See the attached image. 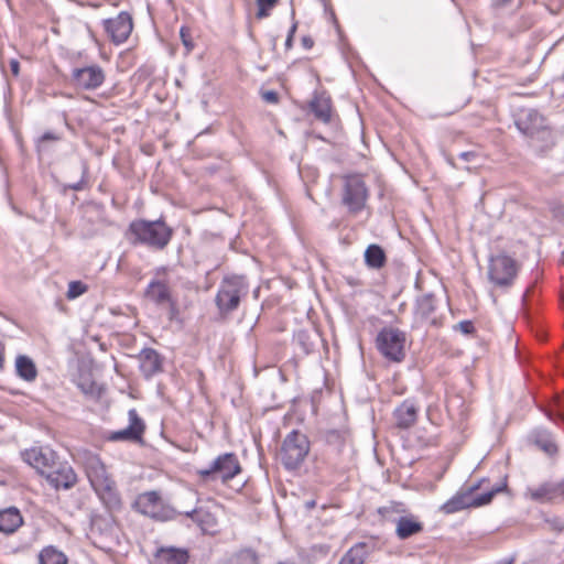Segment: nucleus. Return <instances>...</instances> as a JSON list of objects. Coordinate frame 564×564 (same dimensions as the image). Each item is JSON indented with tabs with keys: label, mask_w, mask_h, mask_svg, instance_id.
<instances>
[{
	"label": "nucleus",
	"mask_w": 564,
	"mask_h": 564,
	"mask_svg": "<svg viewBox=\"0 0 564 564\" xmlns=\"http://www.w3.org/2000/svg\"><path fill=\"white\" fill-rule=\"evenodd\" d=\"M83 467L91 488L102 505L110 511L119 510L121 508L120 494L101 458L94 453H85Z\"/></svg>",
	"instance_id": "1"
},
{
	"label": "nucleus",
	"mask_w": 564,
	"mask_h": 564,
	"mask_svg": "<svg viewBox=\"0 0 564 564\" xmlns=\"http://www.w3.org/2000/svg\"><path fill=\"white\" fill-rule=\"evenodd\" d=\"M129 234L133 237V243L162 250L170 243L173 229L162 219L153 221L138 219L129 225Z\"/></svg>",
	"instance_id": "2"
},
{
	"label": "nucleus",
	"mask_w": 564,
	"mask_h": 564,
	"mask_svg": "<svg viewBox=\"0 0 564 564\" xmlns=\"http://www.w3.org/2000/svg\"><path fill=\"white\" fill-rule=\"evenodd\" d=\"M310 449L308 437L297 430H292L281 444L279 459L286 470H296L305 462Z\"/></svg>",
	"instance_id": "3"
},
{
	"label": "nucleus",
	"mask_w": 564,
	"mask_h": 564,
	"mask_svg": "<svg viewBox=\"0 0 564 564\" xmlns=\"http://www.w3.org/2000/svg\"><path fill=\"white\" fill-rule=\"evenodd\" d=\"M341 189V203L349 214L357 215L366 208L369 189L365 176L359 173L344 175Z\"/></svg>",
	"instance_id": "4"
},
{
	"label": "nucleus",
	"mask_w": 564,
	"mask_h": 564,
	"mask_svg": "<svg viewBox=\"0 0 564 564\" xmlns=\"http://www.w3.org/2000/svg\"><path fill=\"white\" fill-rule=\"evenodd\" d=\"M505 486L506 485L496 486L484 494L475 495V491L479 488V484L471 485L466 490H459L451 499L444 502L441 507V511L445 514H452L466 508L487 505L496 494L503 489Z\"/></svg>",
	"instance_id": "5"
},
{
	"label": "nucleus",
	"mask_w": 564,
	"mask_h": 564,
	"mask_svg": "<svg viewBox=\"0 0 564 564\" xmlns=\"http://www.w3.org/2000/svg\"><path fill=\"white\" fill-rule=\"evenodd\" d=\"M241 473V465L235 453H224L218 455L212 464L197 470V475L203 480L220 479L224 484L234 479Z\"/></svg>",
	"instance_id": "6"
},
{
	"label": "nucleus",
	"mask_w": 564,
	"mask_h": 564,
	"mask_svg": "<svg viewBox=\"0 0 564 564\" xmlns=\"http://www.w3.org/2000/svg\"><path fill=\"white\" fill-rule=\"evenodd\" d=\"M414 319L422 325L438 327L444 319V303L434 293H423L416 296Z\"/></svg>",
	"instance_id": "7"
},
{
	"label": "nucleus",
	"mask_w": 564,
	"mask_h": 564,
	"mask_svg": "<svg viewBox=\"0 0 564 564\" xmlns=\"http://www.w3.org/2000/svg\"><path fill=\"white\" fill-rule=\"evenodd\" d=\"M405 334L398 328L384 327L376 338V346L380 354L389 361L400 362L405 357Z\"/></svg>",
	"instance_id": "8"
},
{
	"label": "nucleus",
	"mask_w": 564,
	"mask_h": 564,
	"mask_svg": "<svg viewBox=\"0 0 564 564\" xmlns=\"http://www.w3.org/2000/svg\"><path fill=\"white\" fill-rule=\"evenodd\" d=\"M402 503H391L379 508L378 512L386 520L395 523V534L400 540H406L423 531V524L414 517L399 516L394 517L393 513L403 512Z\"/></svg>",
	"instance_id": "9"
},
{
	"label": "nucleus",
	"mask_w": 564,
	"mask_h": 564,
	"mask_svg": "<svg viewBox=\"0 0 564 564\" xmlns=\"http://www.w3.org/2000/svg\"><path fill=\"white\" fill-rule=\"evenodd\" d=\"M523 496L527 500L540 505H553L564 500V479L544 481L525 488Z\"/></svg>",
	"instance_id": "10"
},
{
	"label": "nucleus",
	"mask_w": 564,
	"mask_h": 564,
	"mask_svg": "<svg viewBox=\"0 0 564 564\" xmlns=\"http://www.w3.org/2000/svg\"><path fill=\"white\" fill-rule=\"evenodd\" d=\"M106 82L104 68L97 64L77 67L72 70V84L80 90H96Z\"/></svg>",
	"instance_id": "11"
},
{
	"label": "nucleus",
	"mask_w": 564,
	"mask_h": 564,
	"mask_svg": "<svg viewBox=\"0 0 564 564\" xmlns=\"http://www.w3.org/2000/svg\"><path fill=\"white\" fill-rule=\"evenodd\" d=\"M520 263L508 254L500 253L489 262V279L491 282H511L517 278Z\"/></svg>",
	"instance_id": "12"
},
{
	"label": "nucleus",
	"mask_w": 564,
	"mask_h": 564,
	"mask_svg": "<svg viewBox=\"0 0 564 564\" xmlns=\"http://www.w3.org/2000/svg\"><path fill=\"white\" fill-rule=\"evenodd\" d=\"M135 509L152 519L166 520L170 511L165 508L162 498L156 491H147L138 496L134 501Z\"/></svg>",
	"instance_id": "13"
},
{
	"label": "nucleus",
	"mask_w": 564,
	"mask_h": 564,
	"mask_svg": "<svg viewBox=\"0 0 564 564\" xmlns=\"http://www.w3.org/2000/svg\"><path fill=\"white\" fill-rule=\"evenodd\" d=\"M104 28L110 41L116 45H120L129 39L133 30L132 17L130 13L122 11L116 18L106 19Z\"/></svg>",
	"instance_id": "14"
},
{
	"label": "nucleus",
	"mask_w": 564,
	"mask_h": 564,
	"mask_svg": "<svg viewBox=\"0 0 564 564\" xmlns=\"http://www.w3.org/2000/svg\"><path fill=\"white\" fill-rule=\"evenodd\" d=\"M23 460L35 468L42 476L54 467L58 460L57 454L50 447H32L22 453Z\"/></svg>",
	"instance_id": "15"
},
{
	"label": "nucleus",
	"mask_w": 564,
	"mask_h": 564,
	"mask_svg": "<svg viewBox=\"0 0 564 564\" xmlns=\"http://www.w3.org/2000/svg\"><path fill=\"white\" fill-rule=\"evenodd\" d=\"M43 477L55 490L70 489L77 482V475L72 466L59 460Z\"/></svg>",
	"instance_id": "16"
},
{
	"label": "nucleus",
	"mask_w": 564,
	"mask_h": 564,
	"mask_svg": "<svg viewBox=\"0 0 564 564\" xmlns=\"http://www.w3.org/2000/svg\"><path fill=\"white\" fill-rule=\"evenodd\" d=\"M129 425L120 431L111 433L110 441L141 442L145 430L143 420L134 409L128 412Z\"/></svg>",
	"instance_id": "17"
},
{
	"label": "nucleus",
	"mask_w": 564,
	"mask_h": 564,
	"mask_svg": "<svg viewBox=\"0 0 564 564\" xmlns=\"http://www.w3.org/2000/svg\"><path fill=\"white\" fill-rule=\"evenodd\" d=\"M240 299L238 284H223L216 295V305L221 314H227L238 307Z\"/></svg>",
	"instance_id": "18"
},
{
	"label": "nucleus",
	"mask_w": 564,
	"mask_h": 564,
	"mask_svg": "<svg viewBox=\"0 0 564 564\" xmlns=\"http://www.w3.org/2000/svg\"><path fill=\"white\" fill-rule=\"evenodd\" d=\"M139 368L144 378L150 379L163 369V359L153 348H143L139 355Z\"/></svg>",
	"instance_id": "19"
},
{
	"label": "nucleus",
	"mask_w": 564,
	"mask_h": 564,
	"mask_svg": "<svg viewBox=\"0 0 564 564\" xmlns=\"http://www.w3.org/2000/svg\"><path fill=\"white\" fill-rule=\"evenodd\" d=\"M419 406L413 399L404 400L393 411L395 426L408 430L413 426L417 420Z\"/></svg>",
	"instance_id": "20"
},
{
	"label": "nucleus",
	"mask_w": 564,
	"mask_h": 564,
	"mask_svg": "<svg viewBox=\"0 0 564 564\" xmlns=\"http://www.w3.org/2000/svg\"><path fill=\"white\" fill-rule=\"evenodd\" d=\"M310 110L315 118L324 123H329L333 116L332 98L325 94H316L310 101Z\"/></svg>",
	"instance_id": "21"
},
{
	"label": "nucleus",
	"mask_w": 564,
	"mask_h": 564,
	"mask_svg": "<svg viewBox=\"0 0 564 564\" xmlns=\"http://www.w3.org/2000/svg\"><path fill=\"white\" fill-rule=\"evenodd\" d=\"M144 295L159 306L171 308V311L175 308L167 284H148Z\"/></svg>",
	"instance_id": "22"
},
{
	"label": "nucleus",
	"mask_w": 564,
	"mask_h": 564,
	"mask_svg": "<svg viewBox=\"0 0 564 564\" xmlns=\"http://www.w3.org/2000/svg\"><path fill=\"white\" fill-rule=\"evenodd\" d=\"M373 550V544L358 542L343 555L338 564H364Z\"/></svg>",
	"instance_id": "23"
},
{
	"label": "nucleus",
	"mask_w": 564,
	"mask_h": 564,
	"mask_svg": "<svg viewBox=\"0 0 564 564\" xmlns=\"http://www.w3.org/2000/svg\"><path fill=\"white\" fill-rule=\"evenodd\" d=\"M23 523L22 516L15 507L0 510V532L10 534L15 532Z\"/></svg>",
	"instance_id": "24"
},
{
	"label": "nucleus",
	"mask_w": 564,
	"mask_h": 564,
	"mask_svg": "<svg viewBox=\"0 0 564 564\" xmlns=\"http://www.w3.org/2000/svg\"><path fill=\"white\" fill-rule=\"evenodd\" d=\"M188 554L176 547H161L155 554L156 564H186Z\"/></svg>",
	"instance_id": "25"
},
{
	"label": "nucleus",
	"mask_w": 564,
	"mask_h": 564,
	"mask_svg": "<svg viewBox=\"0 0 564 564\" xmlns=\"http://www.w3.org/2000/svg\"><path fill=\"white\" fill-rule=\"evenodd\" d=\"M15 372L19 378L26 382H33L37 377V369L34 361L25 355L15 358Z\"/></svg>",
	"instance_id": "26"
},
{
	"label": "nucleus",
	"mask_w": 564,
	"mask_h": 564,
	"mask_svg": "<svg viewBox=\"0 0 564 564\" xmlns=\"http://www.w3.org/2000/svg\"><path fill=\"white\" fill-rule=\"evenodd\" d=\"M365 261L368 267L380 269L386 264V252L379 245H370L365 251Z\"/></svg>",
	"instance_id": "27"
},
{
	"label": "nucleus",
	"mask_w": 564,
	"mask_h": 564,
	"mask_svg": "<svg viewBox=\"0 0 564 564\" xmlns=\"http://www.w3.org/2000/svg\"><path fill=\"white\" fill-rule=\"evenodd\" d=\"M67 556L56 547L50 545L44 549L39 554V564H67Z\"/></svg>",
	"instance_id": "28"
},
{
	"label": "nucleus",
	"mask_w": 564,
	"mask_h": 564,
	"mask_svg": "<svg viewBox=\"0 0 564 564\" xmlns=\"http://www.w3.org/2000/svg\"><path fill=\"white\" fill-rule=\"evenodd\" d=\"M533 436L536 446L547 455H554L557 452V446L551 433L546 430H536L534 431Z\"/></svg>",
	"instance_id": "29"
},
{
	"label": "nucleus",
	"mask_w": 564,
	"mask_h": 564,
	"mask_svg": "<svg viewBox=\"0 0 564 564\" xmlns=\"http://www.w3.org/2000/svg\"><path fill=\"white\" fill-rule=\"evenodd\" d=\"M541 410L551 421L555 422L557 419H564V393L556 395L552 405L541 408Z\"/></svg>",
	"instance_id": "30"
},
{
	"label": "nucleus",
	"mask_w": 564,
	"mask_h": 564,
	"mask_svg": "<svg viewBox=\"0 0 564 564\" xmlns=\"http://www.w3.org/2000/svg\"><path fill=\"white\" fill-rule=\"evenodd\" d=\"M326 443L336 453H341L346 446V438L343 433L336 430L328 431L325 436Z\"/></svg>",
	"instance_id": "31"
},
{
	"label": "nucleus",
	"mask_w": 564,
	"mask_h": 564,
	"mask_svg": "<svg viewBox=\"0 0 564 564\" xmlns=\"http://www.w3.org/2000/svg\"><path fill=\"white\" fill-rule=\"evenodd\" d=\"M229 564H259L258 555L253 550L245 549L234 554L229 560Z\"/></svg>",
	"instance_id": "32"
},
{
	"label": "nucleus",
	"mask_w": 564,
	"mask_h": 564,
	"mask_svg": "<svg viewBox=\"0 0 564 564\" xmlns=\"http://www.w3.org/2000/svg\"><path fill=\"white\" fill-rule=\"evenodd\" d=\"M258 20H263L271 15L272 10L278 6L279 0H256Z\"/></svg>",
	"instance_id": "33"
},
{
	"label": "nucleus",
	"mask_w": 564,
	"mask_h": 564,
	"mask_svg": "<svg viewBox=\"0 0 564 564\" xmlns=\"http://www.w3.org/2000/svg\"><path fill=\"white\" fill-rule=\"evenodd\" d=\"M87 292V284H69L66 297L68 300H75L78 296Z\"/></svg>",
	"instance_id": "34"
},
{
	"label": "nucleus",
	"mask_w": 564,
	"mask_h": 564,
	"mask_svg": "<svg viewBox=\"0 0 564 564\" xmlns=\"http://www.w3.org/2000/svg\"><path fill=\"white\" fill-rule=\"evenodd\" d=\"M180 36L187 51H192L194 48V43L192 40L191 29L188 26H182L180 30Z\"/></svg>",
	"instance_id": "35"
},
{
	"label": "nucleus",
	"mask_w": 564,
	"mask_h": 564,
	"mask_svg": "<svg viewBox=\"0 0 564 564\" xmlns=\"http://www.w3.org/2000/svg\"><path fill=\"white\" fill-rule=\"evenodd\" d=\"M295 340L302 346L305 354H308L313 349V344L308 343V335L305 332H300Z\"/></svg>",
	"instance_id": "36"
},
{
	"label": "nucleus",
	"mask_w": 564,
	"mask_h": 564,
	"mask_svg": "<svg viewBox=\"0 0 564 564\" xmlns=\"http://www.w3.org/2000/svg\"><path fill=\"white\" fill-rule=\"evenodd\" d=\"M186 517L191 518L194 522L202 524L204 522V516H207L202 509H193L184 512Z\"/></svg>",
	"instance_id": "37"
},
{
	"label": "nucleus",
	"mask_w": 564,
	"mask_h": 564,
	"mask_svg": "<svg viewBox=\"0 0 564 564\" xmlns=\"http://www.w3.org/2000/svg\"><path fill=\"white\" fill-rule=\"evenodd\" d=\"M456 330H459L462 334L470 335L475 332V327L473 322L470 321H462L455 326Z\"/></svg>",
	"instance_id": "38"
},
{
	"label": "nucleus",
	"mask_w": 564,
	"mask_h": 564,
	"mask_svg": "<svg viewBox=\"0 0 564 564\" xmlns=\"http://www.w3.org/2000/svg\"><path fill=\"white\" fill-rule=\"evenodd\" d=\"M262 99L269 104H278L279 95L274 90H267V91L262 93Z\"/></svg>",
	"instance_id": "39"
},
{
	"label": "nucleus",
	"mask_w": 564,
	"mask_h": 564,
	"mask_svg": "<svg viewBox=\"0 0 564 564\" xmlns=\"http://www.w3.org/2000/svg\"><path fill=\"white\" fill-rule=\"evenodd\" d=\"M296 29H297V23H293L292 26L289 30V34H288V37L285 40V47H286V50H290L293 46V40H294V36H295Z\"/></svg>",
	"instance_id": "40"
},
{
	"label": "nucleus",
	"mask_w": 564,
	"mask_h": 564,
	"mask_svg": "<svg viewBox=\"0 0 564 564\" xmlns=\"http://www.w3.org/2000/svg\"><path fill=\"white\" fill-rule=\"evenodd\" d=\"M61 139V137L54 132H51V131H47L45 132L40 139H39V142L40 143H43V142H47V141H58Z\"/></svg>",
	"instance_id": "41"
},
{
	"label": "nucleus",
	"mask_w": 564,
	"mask_h": 564,
	"mask_svg": "<svg viewBox=\"0 0 564 564\" xmlns=\"http://www.w3.org/2000/svg\"><path fill=\"white\" fill-rule=\"evenodd\" d=\"M10 69L14 77H18L20 74V63L18 59L10 61Z\"/></svg>",
	"instance_id": "42"
},
{
	"label": "nucleus",
	"mask_w": 564,
	"mask_h": 564,
	"mask_svg": "<svg viewBox=\"0 0 564 564\" xmlns=\"http://www.w3.org/2000/svg\"><path fill=\"white\" fill-rule=\"evenodd\" d=\"M301 42L303 47L306 50H311L314 46V41L311 36H303Z\"/></svg>",
	"instance_id": "43"
},
{
	"label": "nucleus",
	"mask_w": 564,
	"mask_h": 564,
	"mask_svg": "<svg viewBox=\"0 0 564 564\" xmlns=\"http://www.w3.org/2000/svg\"><path fill=\"white\" fill-rule=\"evenodd\" d=\"M4 360V344L0 340V369L3 367Z\"/></svg>",
	"instance_id": "44"
},
{
	"label": "nucleus",
	"mask_w": 564,
	"mask_h": 564,
	"mask_svg": "<svg viewBox=\"0 0 564 564\" xmlns=\"http://www.w3.org/2000/svg\"><path fill=\"white\" fill-rule=\"evenodd\" d=\"M511 1L512 0H495L494 3H495L496 7H505V6H507Z\"/></svg>",
	"instance_id": "45"
},
{
	"label": "nucleus",
	"mask_w": 564,
	"mask_h": 564,
	"mask_svg": "<svg viewBox=\"0 0 564 564\" xmlns=\"http://www.w3.org/2000/svg\"><path fill=\"white\" fill-rule=\"evenodd\" d=\"M514 558L513 557H506L497 562V564H513Z\"/></svg>",
	"instance_id": "46"
},
{
	"label": "nucleus",
	"mask_w": 564,
	"mask_h": 564,
	"mask_svg": "<svg viewBox=\"0 0 564 564\" xmlns=\"http://www.w3.org/2000/svg\"><path fill=\"white\" fill-rule=\"evenodd\" d=\"M470 153L469 152H465V153H462V158L465 159V160H468Z\"/></svg>",
	"instance_id": "47"
},
{
	"label": "nucleus",
	"mask_w": 564,
	"mask_h": 564,
	"mask_svg": "<svg viewBox=\"0 0 564 564\" xmlns=\"http://www.w3.org/2000/svg\"><path fill=\"white\" fill-rule=\"evenodd\" d=\"M82 390L84 391V393H87L88 390H86L83 386H80Z\"/></svg>",
	"instance_id": "48"
},
{
	"label": "nucleus",
	"mask_w": 564,
	"mask_h": 564,
	"mask_svg": "<svg viewBox=\"0 0 564 564\" xmlns=\"http://www.w3.org/2000/svg\"><path fill=\"white\" fill-rule=\"evenodd\" d=\"M420 286H421V284L415 283V288H416L417 290H420Z\"/></svg>",
	"instance_id": "49"
},
{
	"label": "nucleus",
	"mask_w": 564,
	"mask_h": 564,
	"mask_svg": "<svg viewBox=\"0 0 564 564\" xmlns=\"http://www.w3.org/2000/svg\"><path fill=\"white\" fill-rule=\"evenodd\" d=\"M314 503H315L314 501H312V502H308V507H312V506H314Z\"/></svg>",
	"instance_id": "50"
}]
</instances>
